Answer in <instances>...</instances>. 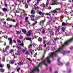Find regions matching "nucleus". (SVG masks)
Segmentation results:
<instances>
[{"label": "nucleus", "instance_id": "nucleus-56", "mask_svg": "<svg viewBox=\"0 0 73 73\" xmlns=\"http://www.w3.org/2000/svg\"><path fill=\"white\" fill-rule=\"evenodd\" d=\"M39 14L40 15H41V14H42V12H41V11H40L39 12Z\"/></svg>", "mask_w": 73, "mask_h": 73}, {"label": "nucleus", "instance_id": "nucleus-29", "mask_svg": "<svg viewBox=\"0 0 73 73\" xmlns=\"http://www.w3.org/2000/svg\"><path fill=\"white\" fill-rule=\"evenodd\" d=\"M4 5L6 7H8V4H7V3H6V2H5V1H4Z\"/></svg>", "mask_w": 73, "mask_h": 73}, {"label": "nucleus", "instance_id": "nucleus-22", "mask_svg": "<svg viewBox=\"0 0 73 73\" xmlns=\"http://www.w3.org/2000/svg\"><path fill=\"white\" fill-rule=\"evenodd\" d=\"M18 45L21 46H23L24 44L23 43H21L20 44H18Z\"/></svg>", "mask_w": 73, "mask_h": 73}, {"label": "nucleus", "instance_id": "nucleus-54", "mask_svg": "<svg viewBox=\"0 0 73 73\" xmlns=\"http://www.w3.org/2000/svg\"><path fill=\"white\" fill-rule=\"evenodd\" d=\"M25 7L26 8H28V5H27V3H25Z\"/></svg>", "mask_w": 73, "mask_h": 73}, {"label": "nucleus", "instance_id": "nucleus-13", "mask_svg": "<svg viewBox=\"0 0 73 73\" xmlns=\"http://www.w3.org/2000/svg\"><path fill=\"white\" fill-rule=\"evenodd\" d=\"M31 13L33 15H35V14L36 13V12L35 11H34L33 9L31 10Z\"/></svg>", "mask_w": 73, "mask_h": 73}, {"label": "nucleus", "instance_id": "nucleus-25", "mask_svg": "<svg viewBox=\"0 0 73 73\" xmlns=\"http://www.w3.org/2000/svg\"><path fill=\"white\" fill-rule=\"evenodd\" d=\"M0 71L1 72H4V71H5V70L4 69H3L2 68L1 69H0Z\"/></svg>", "mask_w": 73, "mask_h": 73}, {"label": "nucleus", "instance_id": "nucleus-63", "mask_svg": "<svg viewBox=\"0 0 73 73\" xmlns=\"http://www.w3.org/2000/svg\"><path fill=\"white\" fill-rule=\"evenodd\" d=\"M36 20H37L38 19V17H36L35 18Z\"/></svg>", "mask_w": 73, "mask_h": 73}, {"label": "nucleus", "instance_id": "nucleus-5", "mask_svg": "<svg viewBox=\"0 0 73 73\" xmlns=\"http://www.w3.org/2000/svg\"><path fill=\"white\" fill-rule=\"evenodd\" d=\"M61 9V8H56V9L53 10V13H58L57 11H60Z\"/></svg>", "mask_w": 73, "mask_h": 73}, {"label": "nucleus", "instance_id": "nucleus-43", "mask_svg": "<svg viewBox=\"0 0 73 73\" xmlns=\"http://www.w3.org/2000/svg\"><path fill=\"white\" fill-rule=\"evenodd\" d=\"M27 59H28V60H29V61H30V62H32V60H31L30 58H27Z\"/></svg>", "mask_w": 73, "mask_h": 73}, {"label": "nucleus", "instance_id": "nucleus-32", "mask_svg": "<svg viewBox=\"0 0 73 73\" xmlns=\"http://www.w3.org/2000/svg\"><path fill=\"white\" fill-rule=\"evenodd\" d=\"M25 54L26 55H28L29 54V52L28 51H26L25 52Z\"/></svg>", "mask_w": 73, "mask_h": 73}, {"label": "nucleus", "instance_id": "nucleus-21", "mask_svg": "<svg viewBox=\"0 0 73 73\" xmlns=\"http://www.w3.org/2000/svg\"><path fill=\"white\" fill-rule=\"evenodd\" d=\"M2 10L3 12H7V9H6V8H3Z\"/></svg>", "mask_w": 73, "mask_h": 73}, {"label": "nucleus", "instance_id": "nucleus-39", "mask_svg": "<svg viewBox=\"0 0 73 73\" xmlns=\"http://www.w3.org/2000/svg\"><path fill=\"white\" fill-rule=\"evenodd\" d=\"M21 69V68H18L17 69V72H19V70Z\"/></svg>", "mask_w": 73, "mask_h": 73}, {"label": "nucleus", "instance_id": "nucleus-59", "mask_svg": "<svg viewBox=\"0 0 73 73\" xmlns=\"http://www.w3.org/2000/svg\"><path fill=\"white\" fill-rule=\"evenodd\" d=\"M40 2L39 0H37V3L38 4V3H39V2Z\"/></svg>", "mask_w": 73, "mask_h": 73}, {"label": "nucleus", "instance_id": "nucleus-37", "mask_svg": "<svg viewBox=\"0 0 73 73\" xmlns=\"http://www.w3.org/2000/svg\"><path fill=\"white\" fill-rule=\"evenodd\" d=\"M42 6L44 8H45V4H44V3L42 5Z\"/></svg>", "mask_w": 73, "mask_h": 73}, {"label": "nucleus", "instance_id": "nucleus-16", "mask_svg": "<svg viewBox=\"0 0 73 73\" xmlns=\"http://www.w3.org/2000/svg\"><path fill=\"white\" fill-rule=\"evenodd\" d=\"M26 40H29L31 41H32V38L31 37H27L26 38Z\"/></svg>", "mask_w": 73, "mask_h": 73}, {"label": "nucleus", "instance_id": "nucleus-49", "mask_svg": "<svg viewBox=\"0 0 73 73\" xmlns=\"http://www.w3.org/2000/svg\"><path fill=\"white\" fill-rule=\"evenodd\" d=\"M19 38L20 39H22V38H23V36H20L19 37Z\"/></svg>", "mask_w": 73, "mask_h": 73}, {"label": "nucleus", "instance_id": "nucleus-8", "mask_svg": "<svg viewBox=\"0 0 73 73\" xmlns=\"http://www.w3.org/2000/svg\"><path fill=\"white\" fill-rule=\"evenodd\" d=\"M45 19L43 21H41L39 23L40 25H43L44 23H45Z\"/></svg>", "mask_w": 73, "mask_h": 73}, {"label": "nucleus", "instance_id": "nucleus-41", "mask_svg": "<svg viewBox=\"0 0 73 73\" xmlns=\"http://www.w3.org/2000/svg\"><path fill=\"white\" fill-rule=\"evenodd\" d=\"M9 49V46H7L5 48V49L7 50V49Z\"/></svg>", "mask_w": 73, "mask_h": 73}, {"label": "nucleus", "instance_id": "nucleus-27", "mask_svg": "<svg viewBox=\"0 0 73 73\" xmlns=\"http://www.w3.org/2000/svg\"><path fill=\"white\" fill-rule=\"evenodd\" d=\"M7 67L9 69H10V64H7Z\"/></svg>", "mask_w": 73, "mask_h": 73}, {"label": "nucleus", "instance_id": "nucleus-50", "mask_svg": "<svg viewBox=\"0 0 73 73\" xmlns=\"http://www.w3.org/2000/svg\"><path fill=\"white\" fill-rule=\"evenodd\" d=\"M25 50H26V49H25V50L23 49L22 50V52L23 53H24V52H25Z\"/></svg>", "mask_w": 73, "mask_h": 73}, {"label": "nucleus", "instance_id": "nucleus-10", "mask_svg": "<svg viewBox=\"0 0 73 73\" xmlns=\"http://www.w3.org/2000/svg\"><path fill=\"white\" fill-rule=\"evenodd\" d=\"M49 32L51 35L53 36L54 35V32H53V31H52L50 29L49 30Z\"/></svg>", "mask_w": 73, "mask_h": 73}, {"label": "nucleus", "instance_id": "nucleus-35", "mask_svg": "<svg viewBox=\"0 0 73 73\" xmlns=\"http://www.w3.org/2000/svg\"><path fill=\"white\" fill-rule=\"evenodd\" d=\"M9 24H8V23H7V26H6V28H9Z\"/></svg>", "mask_w": 73, "mask_h": 73}, {"label": "nucleus", "instance_id": "nucleus-15", "mask_svg": "<svg viewBox=\"0 0 73 73\" xmlns=\"http://www.w3.org/2000/svg\"><path fill=\"white\" fill-rule=\"evenodd\" d=\"M15 61L14 60H11L10 61V64H13L15 63Z\"/></svg>", "mask_w": 73, "mask_h": 73}, {"label": "nucleus", "instance_id": "nucleus-18", "mask_svg": "<svg viewBox=\"0 0 73 73\" xmlns=\"http://www.w3.org/2000/svg\"><path fill=\"white\" fill-rule=\"evenodd\" d=\"M18 64L19 65H23L24 64V63L22 62H20L19 63H18Z\"/></svg>", "mask_w": 73, "mask_h": 73}, {"label": "nucleus", "instance_id": "nucleus-64", "mask_svg": "<svg viewBox=\"0 0 73 73\" xmlns=\"http://www.w3.org/2000/svg\"><path fill=\"white\" fill-rule=\"evenodd\" d=\"M50 72H52V68L50 67Z\"/></svg>", "mask_w": 73, "mask_h": 73}, {"label": "nucleus", "instance_id": "nucleus-23", "mask_svg": "<svg viewBox=\"0 0 73 73\" xmlns=\"http://www.w3.org/2000/svg\"><path fill=\"white\" fill-rule=\"evenodd\" d=\"M42 33L43 34H45V29H43L42 31Z\"/></svg>", "mask_w": 73, "mask_h": 73}, {"label": "nucleus", "instance_id": "nucleus-58", "mask_svg": "<svg viewBox=\"0 0 73 73\" xmlns=\"http://www.w3.org/2000/svg\"><path fill=\"white\" fill-rule=\"evenodd\" d=\"M52 8V7L50 6H49L48 7V9H50Z\"/></svg>", "mask_w": 73, "mask_h": 73}, {"label": "nucleus", "instance_id": "nucleus-57", "mask_svg": "<svg viewBox=\"0 0 73 73\" xmlns=\"http://www.w3.org/2000/svg\"><path fill=\"white\" fill-rule=\"evenodd\" d=\"M13 42L14 43H16V41L15 40H13Z\"/></svg>", "mask_w": 73, "mask_h": 73}, {"label": "nucleus", "instance_id": "nucleus-31", "mask_svg": "<svg viewBox=\"0 0 73 73\" xmlns=\"http://www.w3.org/2000/svg\"><path fill=\"white\" fill-rule=\"evenodd\" d=\"M30 52H31V55L33 54V52H34V50H30Z\"/></svg>", "mask_w": 73, "mask_h": 73}, {"label": "nucleus", "instance_id": "nucleus-2", "mask_svg": "<svg viewBox=\"0 0 73 73\" xmlns=\"http://www.w3.org/2000/svg\"><path fill=\"white\" fill-rule=\"evenodd\" d=\"M61 4V3H60L58 2L57 3V1H52L50 3V5H54L55 4Z\"/></svg>", "mask_w": 73, "mask_h": 73}, {"label": "nucleus", "instance_id": "nucleus-7", "mask_svg": "<svg viewBox=\"0 0 73 73\" xmlns=\"http://www.w3.org/2000/svg\"><path fill=\"white\" fill-rule=\"evenodd\" d=\"M30 17L31 18V20L32 21H35V19H34V17H35V15H32L30 16Z\"/></svg>", "mask_w": 73, "mask_h": 73}, {"label": "nucleus", "instance_id": "nucleus-9", "mask_svg": "<svg viewBox=\"0 0 73 73\" xmlns=\"http://www.w3.org/2000/svg\"><path fill=\"white\" fill-rule=\"evenodd\" d=\"M8 40H10L9 41V44H10L11 45L12 44V38H8Z\"/></svg>", "mask_w": 73, "mask_h": 73}, {"label": "nucleus", "instance_id": "nucleus-14", "mask_svg": "<svg viewBox=\"0 0 73 73\" xmlns=\"http://www.w3.org/2000/svg\"><path fill=\"white\" fill-rule=\"evenodd\" d=\"M42 41V38L41 37H39L38 38V41L39 42H41Z\"/></svg>", "mask_w": 73, "mask_h": 73}, {"label": "nucleus", "instance_id": "nucleus-33", "mask_svg": "<svg viewBox=\"0 0 73 73\" xmlns=\"http://www.w3.org/2000/svg\"><path fill=\"white\" fill-rule=\"evenodd\" d=\"M39 8H40V7L38 6H37V7L35 6L34 7V9H39Z\"/></svg>", "mask_w": 73, "mask_h": 73}, {"label": "nucleus", "instance_id": "nucleus-24", "mask_svg": "<svg viewBox=\"0 0 73 73\" xmlns=\"http://www.w3.org/2000/svg\"><path fill=\"white\" fill-rule=\"evenodd\" d=\"M15 52V50L13 49H11L10 51V53H13Z\"/></svg>", "mask_w": 73, "mask_h": 73}, {"label": "nucleus", "instance_id": "nucleus-26", "mask_svg": "<svg viewBox=\"0 0 73 73\" xmlns=\"http://www.w3.org/2000/svg\"><path fill=\"white\" fill-rule=\"evenodd\" d=\"M4 66V65L3 64H1V63L0 62V68H3Z\"/></svg>", "mask_w": 73, "mask_h": 73}, {"label": "nucleus", "instance_id": "nucleus-28", "mask_svg": "<svg viewBox=\"0 0 73 73\" xmlns=\"http://www.w3.org/2000/svg\"><path fill=\"white\" fill-rule=\"evenodd\" d=\"M17 42L18 44L21 43V40L19 39H17Z\"/></svg>", "mask_w": 73, "mask_h": 73}, {"label": "nucleus", "instance_id": "nucleus-61", "mask_svg": "<svg viewBox=\"0 0 73 73\" xmlns=\"http://www.w3.org/2000/svg\"><path fill=\"white\" fill-rule=\"evenodd\" d=\"M4 37L5 38H6V39H7V38H8V36H4Z\"/></svg>", "mask_w": 73, "mask_h": 73}, {"label": "nucleus", "instance_id": "nucleus-42", "mask_svg": "<svg viewBox=\"0 0 73 73\" xmlns=\"http://www.w3.org/2000/svg\"><path fill=\"white\" fill-rule=\"evenodd\" d=\"M37 22L35 21V23L33 24V25H35L36 24H37Z\"/></svg>", "mask_w": 73, "mask_h": 73}, {"label": "nucleus", "instance_id": "nucleus-45", "mask_svg": "<svg viewBox=\"0 0 73 73\" xmlns=\"http://www.w3.org/2000/svg\"><path fill=\"white\" fill-rule=\"evenodd\" d=\"M28 19V17H26L25 18V22H27Z\"/></svg>", "mask_w": 73, "mask_h": 73}, {"label": "nucleus", "instance_id": "nucleus-20", "mask_svg": "<svg viewBox=\"0 0 73 73\" xmlns=\"http://www.w3.org/2000/svg\"><path fill=\"white\" fill-rule=\"evenodd\" d=\"M61 26H58V28H57V30L58 31V32H59L60 31V29Z\"/></svg>", "mask_w": 73, "mask_h": 73}, {"label": "nucleus", "instance_id": "nucleus-3", "mask_svg": "<svg viewBox=\"0 0 73 73\" xmlns=\"http://www.w3.org/2000/svg\"><path fill=\"white\" fill-rule=\"evenodd\" d=\"M6 20L7 21H12L14 23H15L16 22V20L15 19H11V18H8Z\"/></svg>", "mask_w": 73, "mask_h": 73}, {"label": "nucleus", "instance_id": "nucleus-46", "mask_svg": "<svg viewBox=\"0 0 73 73\" xmlns=\"http://www.w3.org/2000/svg\"><path fill=\"white\" fill-rule=\"evenodd\" d=\"M44 8H46V9H48V5H46V6H45V7Z\"/></svg>", "mask_w": 73, "mask_h": 73}, {"label": "nucleus", "instance_id": "nucleus-47", "mask_svg": "<svg viewBox=\"0 0 73 73\" xmlns=\"http://www.w3.org/2000/svg\"><path fill=\"white\" fill-rule=\"evenodd\" d=\"M12 27H13L12 25H10L9 28H11Z\"/></svg>", "mask_w": 73, "mask_h": 73}, {"label": "nucleus", "instance_id": "nucleus-36", "mask_svg": "<svg viewBox=\"0 0 73 73\" xmlns=\"http://www.w3.org/2000/svg\"><path fill=\"white\" fill-rule=\"evenodd\" d=\"M25 22V23H27V24H29V25L31 24V23H30L28 21H26V22Z\"/></svg>", "mask_w": 73, "mask_h": 73}, {"label": "nucleus", "instance_id": "nucleus-6", "mask_svg": "<svg viewBox=\"0 0 73 73\" xmlns=\"http://www.w3.org/2000/svg\"><path fill=\"white\" fill-rule=\"evenodd\" d=\"M32 33V31H29L26 34V35L27 36H31V33Z\"/></svg>", "mask_w": 73, "mask_h": 73}, {"label": "nucleus", "instance_id": "nucleus-34", "mask_svg": "<svg viewBox=\"0 0 73 73\" xmlns=\"http://www.w3.org/2000/svg\"><path fill=\"white\" fill-rule=\"evenodd\" d=\"M18 24V23H16V25L15 26H14L13 27H15V28H17V27Z\"/></svg>", "mask_w": 73, "mask_h": 73}, {"label": "nucleus", "instance_id": "nucleus-11", "mask_svg": "<svg viewBox=\"0 0 73 73\" xmlns=\"http://www.w3.org/2000/svg\"><path fill=\"white\" fill-rule=\"evenodd\" d=\"M60 58H58V65H60L62 64V62H60Z\"/></svg>", "mask_w": 73, "mask_h": 73}, {"label": "nucleus", "instance_id": "nucleus-52", "mask_svg": "<svg viewBox=\"0 0 73 73\" xmlns=\"http://www.w3.org/2000/svg\"><path fill=\"white\" fill-rule=\"evenodd\" d=\"M45 42H45V40H44L43 41V44H45Z\"/></svg>", "mask_w": 73, "mask_h": 73}, {"label": "nucleus", "instance_id": "nucleus-19", "mask_svg": "<svg viewBox=\"0 0 73 73\" xmlns=\"http://www.w3.org/2000/svg\"><path fill=\"white\" fill-rule=\"evenodd\" d=\"M15 54L16 56H19V55H20V53L19 51H18L17 52L15 53Z\"/></svg>", "mask_w": 73, "mask_h": 73}, {"label": "nucleus", "instance_id": "nucleus-38", "mask_svg": "<svg viewBox=\"0 0 73 73\" xmlns=\"http://www.w3.org/2000/svg\"><path fill=\"white\" fill-rule=\"evenodd\" d=\"M57 49V47L56 46H55L53 48V50H56Z\"/></svg>", "mask_w": 73, "mask_h": 73}, {"label": "nucleus", "instance_id": "nucleus-60", "mask_svg": "<svg viewBox=\"0 0 73 73\" xmlns=\"http://www.w3.org/2000/svg\"><path fill=\"white\" fill-rule=\"evenodd\" d=\"M19 3H21V1H20L19 0H18L17 1V3H19Z\"/></svg>", "mask_w": 73, "mask_h": 73}, {"label": "nucleus", "instance_id": "nucleus-17", "mask_svg": "<svg viewBox=\"0 0 73 73\" xmlns=\"http://www.w3.org/2000/svg\"><path fill=\"white\" fill-rule=\"evenodd\" d=\"M22 32L24 33V34H25L27 33V31H26V30L25 29H22Z\"/></svg>", "mask_w": 73, "mask_h": 73}, {"label": "nucleus", "instance_id": "nucleus-12", "mask_svg": "<svg viewBox=\"0 0 73 73\" xmlns=\"http://www.w3.org/2000/svg\"><path fill=\"white\" fill-rule=\"evenodd\" d=\"M46 15H48V16H49V17H47V18H48V19H49V18H51V14H50V13H47L46 14Z\"/></svg>", "mask_w": 73, "mask_h": 73}, {"label": "nucleus", "instance_id": "nucleus-30", "mask_svg": "<svg viewBox=\"0 0 73 73\" xmlns=\"http://www.w3.org/2000/svg\"><path fill=\"white\" fill-rule=\"evenodd\" d=\"M62 32H65V28L64 27H62Z\"/></svg>", "mask_w": 73, "mask_h": 73}, {"label": "nucleus", "instance_id": "nucleus-40", "mask_svg": "<svg viewBox=\"0 0 73 73\" xmlns=\"http://www.w3.org/2000/svg\"><path fill=\"white\" fill-rule=\"evenodd\" d=\"M17 48L18 49V50H21V48L20 47H19L18 46H17Z\"/></svg>", "mask_w": 73, "mask_h": 73}, {"label": "nucleus", "instance_id": "nucleus-62", "mask_svg": "<svg viewBox=\"0 0 73 73\" xmlns=\"http://www.w3.org/2000/svg\"><path fill=\"white\" fill-rule=\"evenodd\" d=\"M46 38H47L46 36L43 37V39H46Z\"/></svg>", "mask_w": 73, "mask_h": 73}, {"label": "nucleus", "instance_id": "nucleus-44", "mask_svg": "<svg viewBox=\"0 0 73 73\" xmlns=\"http://www.w3.org/2000/svg\"><path fill=\"white\" fill-rule=\"evenodd\" d=\"M62 26H64L65 25V23L64 22H63L62 23Z\"/></svg>", "mask_w": 73, "mask_h": 73}, {"label": "nucleus", "instance_id": "nucleus-48", "mask_svg": "<svg viewBox=\"0 0 73 73\" xmlns=\"http://www.w3.org/2000/svg\"><path fill=\"white\" fill-rule=\"evenodd\" d=\"M54 41H56L58 40V38L57 37L56 38H54Z\"/></svg>", "mask_w": 73, "mask_h": 73}, {"label": "nucleus", "instance_id": "nucleus-55", "mask_svg": "<svg viewBox=\"0 0 73 73\" xmlns=\"http://www.w3.org/2000/svg\"><path fill=\"white\" fill-rule=\"evenodd\" d=\"M7 52V50L6 49L5 50H3V52Z\"/></svg>", "mask_w": 73, "mask_h": 73}, {"label": "nucleus", "instance_id": "nucleus-51", "mask_svg": "<svg viewBox=\"0 0 73 73\" xmlns=\"http://www.w3.org/2000/svg\"><path fill=\"white\" fill-rule=\"evenodd\" d=\"M69 63H67L66 64V66H69Z\"/></svg>", "mask_w": 73, "mask_h": 73}, {"label": "nucleus", "instance_id": "nucleus-1", "mask_svg": "<svg viewBox=\"0 0 73 73\" xmlns=\"http://www.w3.org/2000/svg\"><path fill=\"white\" fill-rule=\"evenodd\" d=\"M73 41V37L71 38H70V39H69L66 42H65L63 45V46H66V45H68L69 44V43L71 42H72Z\"/></svg>", "mask_w": 73, "mask_h": 73}, {"label": "nucleus", "instance_id": "nucleus-53", "mask_svg": "<svg viewBox=\"0 0 73 73\" xmlns=\"http://www.w3.org/2000/svg\"><path fill=\"white\" fill-rule=\"evenodd\" d=\"M16 32L17 34H20V32L19 31H16Z\"/></svg>", "mask_w": 73, "mask_h": 73}, {"label": "nucleus", "instance_id": "nucleus-4", "mask_svg": "<svg viewBox=\"0 0 73 73\" xmlns=\"http://www.w3.org/2000/svg\"><path fill=\"white\" fill-rule=\"evenodd\" d=\"M44 51V54L42 56L41 58L40 59V60L41 61H42V60H43V58H44V57H45V54L46 52V49H43Z\"/></svg>", "mask_w": 73, "mask_h": 73}]
</instances>
